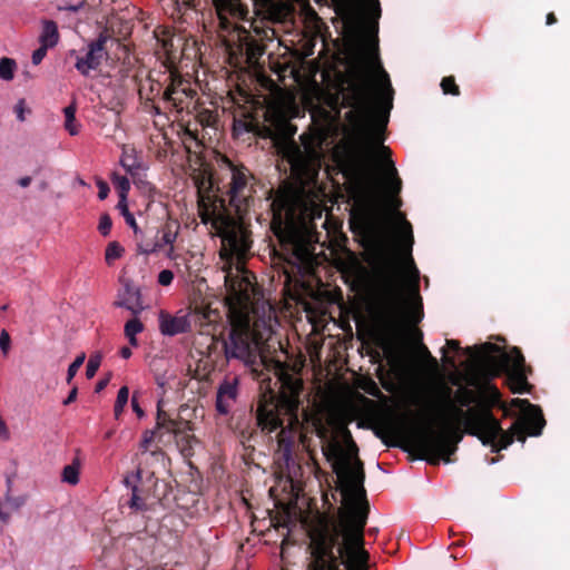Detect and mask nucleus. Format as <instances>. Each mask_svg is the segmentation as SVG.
I'll return each mask as SVG.
<instances>
[{
    "instance_id": "1",
    "label": "nucleus",
    "mask_w": 570,
    "mask_h": 570,
    "mask_svg": "<svg viewBox=\"0 0 570 570\" xmlns=\"http://www.w3.org/2000/svg\"><path fill=\"white\" fill-rule=\"evenodd\" d=\"M372 21L367 24L368 39L362 48L363 63L354 69L343 91V101L351 109L345 117L353 137L338 144L334 158L348 183L353 200L351 224L364 235H376L382 228L381 204L391 210L395 246L403 256V272L415 265L412 257L414 244L412 225L399 212L402 180L391 157V149L383 145L381 132L393 106V88L377 55L379 2L371 7Z\"/></svg>"
},
{
    "instance_id": "45",
    "label": "nucleus",
    "mask_w": 570,
    "mask_h": 570,
    "mask_svg": "<svg viewBox=\"0 0 570 570\" xmlns=\"http://www.w3.org/2000/svg\"><path fill=\"white\" fill-rule=\"evenodd\" d=\"M97 186H98V198L104 200L108 196L109 187H108L107 183H105L102 180H99L97 183Z\"/></svg>"
},
{
    "instance_id": "41",
    "label": "nucleus",
    "mask_w": 570,
    "mask_h": 570,
    "mask_svg": "<svg viewBox=\"0 0 570 570\" xmlns=\"http://www.w3.org/2000/svg\"><path fill=\"white\" fill-rule=\"evenodd\" d=\"M156 434V430H147L142 434V439L140 442V448L142 451H147L149 449V444L153 442Z\"/></svg>"
},
{
    "instance_id": "57",
    "label": "nucleus",
    "mask_w": 570,
    "mask_h": 570,
    "mask_svg": "<svg viewBox=\"0 0 570 570\" xmlns=\"http://www.w3.org/2000/svg\"><path fill=\"white\" fill-rule=\"evenodd\" d=\"M442 396H443L444 400L449 401L450 396H451V390L449 387L444 389L442 391Z\"/></svg>"
},
{
    "instance_id": "24",
    "label": "nucleus",
    "mask_w": 570,
    "mask_h": 570,
    "mask_svg": "<svg viewBox=\"0 0 570 570\" xmlns=\"http://www.w3.org/2000/svg\"><path fill=\"white\" fill-rule=\"evenodd\" d=\"M80 461L79 459H73V461L66 465L62 469L61 473V480L65 483H68L70 485H77L79 483V474H80Z\"/></svg>"
},
{
    "instance_id": "42",
    "label": "nucleus",
    "mask_w": 570,
    "mask_h": 570,
    "mask_svg": "<svg viewBox=\"0 0 570 570\" xmlns=\"http://www.w3.org/2000/svg\"><path fill=\"white\" fill-rule=\"evenodd\" d=\"M48 49V47L40 45V47L32 53V63L36 66L39 65L46 57Z\"/></svg>"
},
{
    "instance_id": "8",
    "label": "nucleus",
    "mask_w": 570,
    "mask_h": 570,
    "mask_svg": "<svg viewBox=\"0 0 570 570\" xmlns=\"http://www.w3.org/2000/svg\"><path fill=\"white\" fill-rule=\"evenodd\" d=\"M479 356L498 371L508 373L514 393H522L528 389L529 385L523 373L524 360L517 348L507 352L495 344L485 343L480 346Z\"/></svg>"
},
{
    "instance_id": "27",
    "label": "nucleus",
    "mask_w": 570,
    "mask_h": 570,
    "mask_svg": "<svg viewBox=\"0 0 570 570\" xmlns=\"http://www.w3.org/2000/svg\"><path fill=\"white\" fill-rule=\"evenodd\" d=\"M161 92L163 85L159 81H154L151 78H148L147 85H141L139 88L140 97H146L148 100H154Z\"/></svg>"
},
{
    "instance_id": "20",
    "label": "nucleus",
    "mask_w": 570,
    "mask_h": 570,
    "mask_svg": "<svg viewBox=\"0 0 570 570\" xmlns=\"http://www.w3.org/2000/svg\"><path fill=\"white\" fill-rule=\"evenodd\" d=\"M59 39L60 36L57 23L52 20H43L41 33L39 36L40 45L51 49L57 46Z\"/></svg>"
},
{
    "instance_id": "61",
    "label": "nucleus",
    "mask_w": 570,
    "mask_h": 570,
    "mask_svg": "<svg viewBox=\"0 0 570 570\" xmlns=\"http://www.w3.org/2000/svg\"><path fill=\"white\" fill-rule=\"evenodd\" d=\"M153 112H154L155 115H160V109H159V107L154 105V106H153Z\"/></svg>"
},
{
    "instance_id": "33",
    "label": "nucleus",
    "mask_w": 570,
    "mask_h": 570,
    "mask_svg": "<svg viewBox=\"0 0 570 570\" xmlns=\"http://www.w3.org/2000/svg\"><path fill=\"white\" fill-rule=\"evenodd\" d=\"M119 207L122 209L126 223L132 228L136 239H140L142 237V230L138 227L132 214L128 212L127 205L119 203Z\"/></svg>"
},
{
    "instance_id": "54",
    "label": "nucleus",
    "mask_w": 570,
    "mask_h": 570,
    "mask_svg": "<svg viewBox=\"0 0 570 570\" xmlns=\"http://www.w3.org/2000/svg\"><path fill=\"white\" fill-rule=\"evenodd\" d=\"M446 346L452 350V351H458L459 350V342L458 341H454V340H448L446 341Z\"/></svg>"
},
{
    "instance_id": "17",
    "label": "nucleus",
    "mask_w": 570,
    "mask_h": 570,
    "mask_svg": "<svg viewBox=\"0 0 570 570\" xmlns=\"http://www.w3.org/2000/svg\"><path fill=\"white\" fill-rule=\"evenodd\" d=\"M257 422L263 431L273 432L283 426L279 407L273 402L261 403L257 407Z\"/></svg>"
},
{
    "instance_id": "31",
    "label": "nucleus",
    "mask_w": 570,
    "mask_h": 570,
    "mask_svg": "<svg viewBox=\"0 0 570 570\" xmlns=\"http://www.w3.org/2000/svg\"><path fill=\"white\" fill-rule=\"evenodd\" d=\"M128 397H129V389L127 386L120 387L118 391L117 399L115 402V407H114L116 419H118L121 415V413L124 412V409L128 402Z\"/></svg>"
},
{
    "instance_id": "23",
    "label": "nucleus",
    "mask_w": 570,
    "mask_h": 570,
    "mask_svg": "<svg viewBox=\"0 0 570 570\" xmlns=\"http://www.w3.org/2000/svg\"><path fill=\"white\" fill-rule=\"evenodd\" d=\"M277 456L279 461H283L289 474L291 470L295 468V462L292 455V442L289 440L286 441L283 436L278 443Z\"/></svg>"
},
{
    "instance_id": "10",
    "label": "nucleus",
    "mask_w": 570,
    "mask_h": 570,
    "mask_svg": "<svg viewBox=\"0 0 570 570\" xmlns=\"http://www.w3.org/2000/svg\"><path fill=\"white\" fill-rule=\"evenodd\" d=\"M276 382L279 390V406L288 415V420L297 421V410L299 406V394L303 387L301 379L291 374L277 362L275 365Z\"/></svg>"
},
{
    "instance_id": "43",
    "label": "nucleus",
    "mask_w": 570,
    "mask_h": 570,
    "mask_svg": "<svg viewBox=\"0 0 570 570\" xmlns=\"http://www.w3.org/2000/svg\"><path fill=\"white\" fill-rule=\"evenodd\" d=\"M14 112H16L17 119L19 121L22 122V121L26 120V116H24V112H26V100L24 99H19L18 100V102L14 106Z\"/></svg>"
},
{
    "instance_id": "3",
    "label": "nucleus",
    "mask_w": 570,
    "mask_h": 570,
    "mask_svg": "<svg viewBox=\"0 0 570 570\" xmlns=\"http://www.w3.org/2000/svg\"><path fill=\"white\" fill-rule=\"evenodd\" d=\"M198 215L203 224H210L222 242L219 255L225 261L223 271L230 322L228 336L223 343L225 358L240 361L252 372L258 373L259 367L265 366L263 344L272 338L278 320L271 305L262 306V313L252 308V275L243 264L250 248L248 234L234 217L216 205H208L202 196Z\"/></svg>"
},
{
    "instance_id": "13",
    "label": "nucleus",
    "mask_w": 570,
    "mask_h": 570,
    "mask_svg": "<svg viewBox=\"0 0 570 570\" xmlns=\"http://www.w3.org/2000/svg\"><path fill=\"white\" fill-rule=\"evenodd\" d=\"M168 78L170 82L163 91V100L177 111H181L188 106V101L193 98L195 91L189 87L188 81L180 76L171 72Z\"/></svg>"
},
{
    "instance_id": "25",
    "label": "nucleus",
    "mask_w": 570,
    "mask_h": 570,
    "mask_svg": "<svg viewBox=\"0 0 570 570\" xmlns=\"http://www.w3.org/2000/svg\"><path fill=\"white\" fill-rule=\"evenodd\" d=\"M193 2L194 0H161L163 7L170 11L171 16L190 9L194 6Z\"/></svg>"
},
{
    "instance_id": "7",
    "label": "nucleus",
    "mask_w": 570,
    "mask_h": 570,
    "mask_svg": "<svg viewBox=\"0 0 570 570\" xmlns=\"http://www.w3.org/2000/svg\"><path fill=\"white\" fill-rule=\"evenodd\" d=\"M266 125L261 128V135L269 138L288 158L293 174L303 184L314 183L321 167L317 151L303 135L301 139L305 147L302 151L293 141L296 127L281 109H268L266 111Z\"/></svg>"
},
{
    "instance_id": "49",
    "label": "nucleus",
    "mask_w": 570,
    "mask_h": 570,
    "mask_svg": "<svg viewBox=\"0 0 570 570\" xmlns=\"http://www.w3.org/2000/svg\"><path fill=\"white\" fill-rule=\"evenodd\" d=\"M417 348L423 357L431 360L433 363L436 362L435 358L432 357L431 353L429 352L428 347L424 344L419 345Z\"/></svg>"
},
{
    "instance_id": "28",
    "label": "nucleus",
    "mask_w": 570,
    "mask_h": 570,
    "mask_svg": "<svg viewBox=\"0 0 570 570\" xmlns=\"http://www.w3.org/2000/svg\"><path fill=\"white\" fill-rule=\"evenodd\" d=\"M112 184L115 188L118 190L119 196L121 198L120 203L126 204L127 195L130 189L129 179L126 176H121L118 174H112L111 176Z\"/></svg>"
},
{
    "instance_id": "47",
    "label": "nucleus",
    "mask_w": 570,
    "mask_h": 570,
    "mask_svg": "<svg viewBox=\"0 0 570 570\" xmlns=\"http://www.w3.org/2000/svg\"><path fill=\"white\" fill-rule=\"evenodd\" d=\"M83 1H78L75 4H66L63 7H60L59 9L63 11L77 12L83 7Z\"/></svg>"
},
{
    "instance_id": "62",
    "label": "nucleus",
    "mask_w": 570,
    "mask_h": 570,
    "mask_svg": "<svg viewBox=\"0 0 570 570\" xmlns=\"http://www.w3.org/2000/svg\"><path fill=\"white\" fill-rule=\"evenodd\" d=\"M0 309L1 311H6L7 309V305L0 306Z\"/></svg>"
},
{
    "instance_id": "6",
    "label": "nucleus",
    "mask_w": 570,
    "mask_h": 570,
    "mask_svg": "<svg viewBox=\"0 0 570 570\" xmlns=\"http://www.w3.org/2000/svg\"><path fill=\"white\" fill-rule=\"evenodd\" d=\"M272 227L276 234L311 236L314 222L321 219L323 208L316 195L304 187L281 186L271 204Z\"/></svg>"
},
{
    "instance_id": "14",
    "label": "nucleus",
    "mask_w": 570,
    "mask_h": 570,
    "mask_svg": "<svg viewBox=\"0 0 570 570\" xmlns=\"http://www.w3.org/2000/svg\"><path fill=\"white\" fill-rule=\"evenodd\" d=\"M158 328L164 336H176L185 334L191 328L190 313L186 309H179L171 314L166 311L158 313Z\"/></svg>"
},
{
    "instance_id": "48",
    "label": "nucleus",
    "mask_w": 570,
    "mask_h": 570,
    "mask_svg": "<svg viewBox=\"0 0 570 570\" xmlns=\"http://www.w3.org/2000/svg\"><path fill=\"white\" fill-rule=\"evenodd\" d=\"M10 438L6 422L0 417V439L8 440Z\"/></svg>"
},
{
    "instance_id": "30",
    "label": "nucleus",
    "mask_w": 570,
    "mask_h": 570,
    "mask_svg": "<svg viewBox=\"0 0 570 570\" xmlns=\"http://www.w3.org/2000/svg\"><path fill=\"white\" fill-rule=\"evenodd\" d=\"M125 248L118 242H111L107 245L105 252V261L107 265H112L116 259L121 258Z\"/></svg>"
},
{
    "instance_id": "53",
    "label": "nucleus",
    "mask_w": 570,
    "mask_h": 570,
    "mask_svg": "<svg viewBox=\"0 0 570 570\" xmlns=\"http://www.w3.org/2000/svg\"><path fill=\"white\" fill-rule=\"evenodd\" d=\"M30 183H31V177H29V176L21 177L18 180L19 186L22 188L28 187L30 185Z\"/></svg>"
},
{
    "instance_id": "59",
    "label": "nucleus",
    "mask_w": 570,
    "mask_h": 570,
    "mask_svg": "<svg viewBox=\"0 0 570 570\" xmlns=\"http://www.w3.org/2000/svg\"><path fill=\"white\" fill-rule=\"evenodd\" d=\"M443 361H444V363H446L449 365H452V366L454 365V361L445 355L444 350H443Z\"/></svg>"
},
{
    "instance_id": "35",
    "label": "nucleus",
    "mask_w": 570,
    "mask_h": 570,
    "mask_svg": "<svg viewBox=\"0 0 570 570\" xmlns=\"http://www.w3.org/2000/svg\"><path fill=\"white\" fill-rule=\"evenodd\" d=\"M85 360H86V354L81 353L69 365L68 371H67V383H70L72 381V379L77 374L78 370L83 364Z\"/></svg>"
},
{
    "instance_id": "55",
    "label": "nucleus",
    "mask_w": 570,
    "mask_h": 570,
    "mask_svg": "<svg viewBox=\"0 0 570 570\" xmlns=\"http://www.w3.org/2000/svg\"><path fill=\"white\" fill-rule=\"evenodd\" d=\"M412 404L413 405H417V406H422L424 404V402H423V399L421 396H415L412 400Z\"/></svg>"
},
{
    "instance_id": "39",
    "label": "nucleus",
    "mask_w": 570,
    "mask_h": 570,
    "mask_svg": "<svg viewBox=\"0 0 570 570\" xmlns=\"http://www.w3.org/2000/svg\"><path fill=\"white\" fill-rule=\"evenodd\" d=\"M174 273L170 269H163L159 272L157 282L161 286H169L173 283Z\"/></svg>"
},
{
    "instance_id": "58",
    "label": "nucleus",
    "mask_w": 570,
    "mask_h": 570,
    "mask_svg": "<svg viewBox=\"0 0 570 570\" xmlns=\"http://www.w3.org/2000/svg\"><path fill=\"white\" fill-rule=\"evenodd\" d=\"M490 390H491L492 401L494 402V401H497L499 399V392L494 387H490Z\"/></svg>"
},
{
    "instance_id": "34",
    "label": "nucleus",
    "mask_w": 570,
    "mask_h": 570,
    "mask_svg": "<svg viewBox=\"0 0 570 570\" xmlns=\"http://www.w3.org/2000/svg\"><path fill=\"white\" fill-rule=\"evenodd\" d=\"M101 358H102L101 355L98 353L94 354L89 357L87 366H86L87 379H92L96 375V373L101 364Z\"/></svg>"
},
{
    "instance_id": "38",
    "label": "nucleus",
    "mask_w": 570,
    "mask_h": 570,
    "mask_svg": "<svg viewBox=\"0 0 570 570\" xmlns=\"http://www.w3.org/2000/svg\"><path fill=\"white\" fill-rule=\"evenodd\" d=\"M142 472L141 469H137L135 472L127 474L124 478V484L132 491V484H138L141 481Z\"/></svg>"
},
{
    "instance_id": "21",
    "label": "nucleus",
    "mask_w": 570,
    "mask_h": 570,
    "mask_svg": "<svg viewBox=\"0 0 570 570\" xmlns=\"http://www.w3.org/2000/svg\"><path fill=\"white\" fill-rule=\"evenodd\" d=\"M117 306L124 307L131 312L134 315H138L142 309V305L140 303V296L138 291H131L127 288L126 295L118 301Z\"/></svg>"
},
{
    "instance_id": "36",
    "label": "nucleus",
    "mask_w": 570,
    "mask_h": 570,
    "mask_svg": "<svg viewBox=\"0 0 570 570\" xmlns=\"http://www.w3.org/2000/svg\"><path fill=\"white\" fill-rule=\"evenodd\" d=\"M441 88L445 95L451 94L453 96L459 95V87L456 86L453 77H445L441 81Z\"/></svg>"
},
{
    "instance_id": "22",
    "label": "nucleus",
    "mask_w": 570,
    "mask_h": 570,
    "mask_svg": "<svg viewBox=\"0 0 570 570\" xmlns=\"http://www.w3.org/2000/svg\"><path fill=\"white\" fill-rule=\"evenodd\" d=\"M144 328L145 326L138 317H134L126 322L124 326V334L130 346L137 347L139 345L137 335L140 334Z\"/></svg>"
},
{
    "instance_id": "37",
    "label": "nucleus",
    "mask_w": 570,
    "mask_h": 570,
    "mask_svg": "<svg viewBox=\"0 0 570 570\" xmlns=\"http://www.w3.org/2000/svg\"><path fill=\"white\" fill-rule=\"evenodd\" d=\"M111 227H112V222H111L110 216L108 214L101 215L99 218V224H98V230L100 232V234L102 236L109 235Z\"/></svg>"
},
{
    "instance_id": "60",
    "label": "nucleus",
    "mask_w": 570,
    "mask_h": 570,
    "mask_svg": "<svg viewBox=\"0 0 570 570\" xmlns=\"http://www.w3.org/2000/svg\"><path fill=\"white\" fill-rule=\"evenodd\" d=\"M107 383H108L107 380L99 381L98 384H97V391H101L102 389H105Z\"/></svg>"
},
{
    "instance_id": "4",
    "label": "nucleus",
    "mask_w": 570,
    "mask_h": 570,
    "mask_svg": "<svg viewBox=\"0 0 570 570\" xmlns=\"http://www.w3.org/2000/svg\"><path fill=\"white\" fill-rule=\"evenodd\" d=\"M335 429L344 444L335 435L325 442L322 451L340 481L343 508L337 519L321 515L311 525L307 570H340L341 564L351 570H367L370 556L364 549V528L368 503L363 485V463L346 423L336 420Z\"/></svg>"
},
{
    "instance_id": "40",
    "label": "nucleus",
    "mask_w": 570,
    "mask_h": 570,
    "mask_svg": "<svg viewBox=\"0 0 570 570\" xmlns=\"http://www.w3.org/2000/svg\"><path fill=\"white\" fill-rule=\"evenodd\" d=\"M10 335L6 330H2L0 333V350L3 355H7L10 350Z\"/></svg>"
},
{
    "instance_id": "46",
    "label": "nucleus",
    "mask_w": 570,
    "mask_h": 570,
    "mask_svg": "<svg viewBox=\"0 0 570 570\" xmlns=\"http://www.w3.org/2000/svg\"><path fill=\"white\" fill-rule=\"evenodd\" d=\"M131 406H132V411L137 414V416L139 419H142L145 416V412L144 410L140 407L137 399H136V395L132 396L131 399Z\"/></svg>"
},
{
    "instance_id": "19",
    "label": "nucleus",
    "mask_w": 570,
    "mask_h": 570,
    "mask_svg": "<svg viewBox=\"0 0 570 570\" xmlns=\"http://www.w3.org/2000/svg\"><path fill=\"white\" fill-rule=\"evenodd\" d=\"M122 168L135 178L139 171L145 169L142 163L134 148H124L120 157Z\"/></svg>"
},
{
    "instance_id": "16",
    "label": "nucleus",
    "mask_w": 570,
    "mask_h": 570,
    "mask_svg": "<svg viewBox=\"0 0 570 570\" xmlns=\"http://www.w3.org/2000/svg\"><path fill=\"white\" fill-rule=\"evenodd\" d=\"M238 379H225L217 387L216 410L222 415H227L235 405L238 396Z\"/></svg>"
},
{
    "instance_id": "15",
    "label": "nucleus",
    "mask_w": 570,
    "mask_h": 570,
    "mask_svg": "<svg viewBox=\"0 0 570 570\" xmlns=\"http://www.w3.org/2000/svg\"><path fill=\"white\" fill-rule=\"evenodd\" d=\"M213 4L223 30H228L234 20H240L247 13L239 0H213Z\"/></svg>"
},
{
    "instance_id": "29",
    "label": "nucleus",
    "mask_w": 570,
    "mask_h": 570,
    "mask_svg": "<svg viewBox=\"0 0 570 570\" xmlns=\"http://www.w3.org/2000/svg\"><path fill=\"white\" fill-rule=\"evenodd\" d=\"M17 63L11 58L0 59V79L4 81H11L14 77Z\"/></svg>"
},
{
    "instance_id": "26",
    "label": "nucleus",
    "mask_w": 570,
    "mask_h": 570,
    "mask_svg": "<svg viewBox=\"0 0 570 570\" xmlns=\"http://www.w3.org/2000/svg\"><path fill=\"white\" fill-rule=\"evenodd\" d=\"M65 115V128L71 135L76 136L79 134V125L76 121V107L73 105L63 108Z\"/></svg>"
},
{
    "instance_id": "52",
    "label": "nucleus",
    "mask_w": 570,
    "mask_h": 570,
    "mask_svg": "<svg viewBox=\"0 0 570 570\" xmlns=\"http://www.w3.org/2000/svg\"><path fill=\"white\" fill-rule=\"evenodd\" d=\"M119 353H120V356L126 360L132 355L131 348L128 346L121 347Z\"/></svg>"
},
{
    "instance_id": "63",
    "label": "nucleus",
    "mask_w": 570,
    "mask_h": 570,
    "mask_svg": "<svg viewBox=\"0 0 570 570\" xmlns=\"http://www.w3.org/2000/svg\"><path fill=\"white\" fill-rule=\"evenodd\" d=\"M185 435H183L181 438H184ZM184 439H180V440H177V443H180V441H183Z\"/></svg>"
},
{
    "instance_id": "5",
    "label": "nucleus",
    "mask_w": 570,
    "mask_h": 570,
    "mask_svg": "<svg viewBox=\"0 0 570 570\" xmlns=\"http://www.w3.org/2000/svg\"><path fill=\"white\" fill-rule=\"evenodd\" d=\"M403 273L407 282V293L399 283L396 265L392 264L385 294L373 314L371 334L376 345L386 354H395L404 338H409L416 346L423 344V333L406 326H414L423 317L422 298L419 294L420 273L413 264L410 271Z\"/></svg>"
},
{
    "instance_id": "44",
    "label": "nucleus",
    "mask_w": 570,
    "mask_h": 570,
    "mask_svg": "<svg viewBox=\"0 0 570 570\" xmlns=\"http://www.w3.org/2000/svg\"><path fill=\"white\" fill-rule=\"evenodd\" d=\"M142 505L140 498L138 497V485L132 484L130 507L139 509Z\"/></svg>"
},
{
    "instance_id": "9",
    "label": "nucleus",
    "mask_w": 570,
    "mask_h": 570,
    "mask_svg": "<svg viewBox=\"0 0 570 570\" xmlns=\"http://www.w3.org/2000/svg\"><path fill=\"white\" fill-rule=\"evenodd\" d=\"M230 169V181L227 191L229 205L235 208L239 216H243L255 193V178L243 165H234L227 160Z\"/></svg>"
},
{
    "instance_id": "50",
    "label": "nucleus",
    "mask_w": 570,
    "mask_h": 570,
    "mask_svg": "<svg viewBox=\"0 0 570 570\" xmlns=\"http://www.w3.org/2000/svg\"><path fill=\"white\" fill-rule=\"evenodd\" d=\"M9 513L3 509V503L0 501V525L6 524L9 521Z\"/></svg>"
},
{
    "instance_id": "51",
    "label": "nucleus",
    "mask_w": 570,
    "mask_h": 570,
    "mask_svg": "<svg viewBox=\"0 0 570 570\" xmlns=\"http://www.w3.org/2000/svg\"><path fill=\"white\" fill-rule=\"evenodd\" d=\"M77 397V387H73L70 392H69V395L63 400V405H69L70 403H72Z\"/></svg>"
},
{
    "instance_id": "18",
    "label": "nucleus",
    "mask_w": 570,
    "mask_h": 570,
    "mask_svg": "<svg viewBox=\"0 0 570 570\" xmlns=\"http://www.w3.org/2000/svg\"><path fill=\"white\" fill-rule=\"evenodd\" d=\"M156 431L165 430L168 433H173L176 436H180L184 434L186 430L190 431V424L187 421H176L170 419L166 412L161 410V401L157 404V420H156Z\"/></svg>"
},
{
    "instance_id": "2",
    "label": "nucleus",
    "mask_w": 570,
    "mask_h": 570,
    "mask_svg": "<svg viewBox=\"0 0 570 570\" xmlns=\"http://www.w3.org/2000/svg\"><path fill=\"white\" fill-rule=\"evenodd\" d=\"M454 400L456 404H449V415L441 420L439 430L433 428L431 407L423 406L411 421H385L382 428L375 430V435L387 445L390 436L405 441L421 459L432 464L441 460L448 462L463 433L476 436L483 445H490L492 452L508 448L514 440L524 442L527 436L534 435V405L528 400L511 401L517 417L509 431H503L490 405L474 390L460 387Z\"/></svg>"
},
{
    "instance_id": "32",
    "label": "nucleus",
    "mask_w": 570,
    "mask_h": 570,
    "mask_svg": "<svg viewBox=\"0 0 570 570\" xmlns=\"http://www.w3.org/2000/svg\"><path fill=\"white\" fill-rule=\"evenodd\" d=\"M336 12L343 18L351 19L353 16V0H333Z\"/></svg>"
},
{
    "instance_id": "12",
    "label": "nucleus",
    "mask_w": 570,
    "mask_h": 570,
    "mask_svg": "<svg viewBox=\"0 0 570 570\" xmlns=\"http://www.w3.org/2000/svg\"><path fill=\"white\" fill-rule=\"evenodd\" d=\"M109 36L106 31L99 33L96 40L90 41L83 56L77 57L75 68L85 77L91 71L98 69L104 58L107 56L106 43Z\"/></svg>"
},
{
    "instance_id": "11",
    "label": "nucleus",
    "mask_w": 570,
    "mask_h": 570,
    "mask_svg": "<svg viewBox=\"0 0 570 570\" xmlns=\"http://www.w3.org/2000/svg\"><path fill=\"white\" fill-rule=\"evenodd\" d=\"M180 232V224L178 220L168 219L161 225L155 236L154 242L137 243V250L142 255H151L165 250V256L168 259H176L177 254L175 250V243Z\"/></svg>"
},
{
    "instance_id": "56",
    "label": "nucleus",
    "mask_w": 570,
    "mask_h": 570,
    "mask_svg": "<svg viewBox=\"0 0 570 570\" xmlns=\"http://www.w3.org/2000/svg\"><path fill=\"white\" fill-rule=\"evenodd\" d=\"M183 439H185L186 445L191 448V443L195 441V438L193 435H185Z\"/></svg>"
}]
</instances>
